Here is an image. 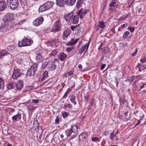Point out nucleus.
<instances>
[{
  "label": "nucleus",
  "mask_w": 146,
  "mask_h": 146,
  "mask_svg": "<svg viewBox=\"0 0 146 146\" xmlns=\"http://www.w3.org/2000/svg\"><path fill=\"white\" fill-rule=\"evenodd\" d=\"M54 4L53 2L47 1L44 4L40 6L38 9L39 13L51 9Z\"/></svg>",
  "instance_id": "f257e3e1"
},
{
  "label": "nucleus",
  "mask_w": 146,
  "mask_h": 146,
  "mask_svg": "<svg viewBox=\"0 0 146 146\" xmlns=\"http://www.w3.org/2000/svg\"><path fill=\"white\" fill-rule=\"evenodd\" d=\"M62 24L60 19L56 21L53 25L51 32L54 33L59 32L61 30Z\"/></svg>",
  "instance_id": "f03ea898"
},
{
  "label": "nucleus",
  "mask_w": 146,
  "mask_h": 146,
  "mask_svg": "<svg viewBox=\"0 0 146 146\" xmlns=\"http://www.w3.org/2000/svg\"><path fill=\"white\" fill-rule=\"evenodd\" d=\"M32 42L33 41L31 39L25 38L21 41H19L18 45L20 47L29 46L31 45Z\"/></svg>",
  "instance_id": "7ed1b4c3"
},
{
  "label": "nucleus",
  "mask_w": 146,
  "mask_h": 146,
  "mask_svg": "<svg viewBox=\"0 0 146 146\" xmlns=\"http://www.w3.org/2000/svg\"><path fill=\"white\" fill-rule=\"evenodd\" d=\"M19 3L18 0H7L8 5L13 10L18 7Z\"/></svg>",
  "instance_id": "20e7f679"
},
{
  "label": "nucleus",
  "mask_w": 146,
  "mask_h": 146,
  "mask_svg": "<svg viewBox=\"0 0 146 146\" xmlns=\"http://www.w3.org/2000/svg\"><path fill=\"white\" fill-rule=\"evenodd\" d=\"M36 71V65L34 64L28 70L26 74L27 76H33L35 74Z\"/></svg>",
  "instance_id": "39448f33"
},
{
  "label": "nucleus",
  "mask_w": 146,
  "mask_h": 146,
  "mask_svg": "<svg viewBox=\"0 0 146 146\" xmlns=\"http://www.w3.org/2000/svg\"><path fill=\"white\" fill-rule=\"evenodd\" d=\"M89 11V10L82 8L77 12V15L81 19L84 17L85 15L88 13Z\"/></svg>",
  "instance_id": "423d86ee"
},
{
  "label": "nucleus",
  "mask_w": 146,
  "mask_h": 146,
  "mask_svg": "<svg viewBox=\"0 0 146 146\" xmlns=\"http://www.w3.org/2000/svg\"><path fill=\"white\" fill-rule=\"evenodd\" d=\"M13 15L12 13H8L3 17V19L5 22H9L11 21L13 19Z\"/></svg>",
  "instance_id": "0eeeda50"
},
{
  "label": "nucleus",
  "mask_w": 146,
  "mask_h": 146,
  "mask_svg": "<svg viewBox=\"0 0 146 146\" xmlns=\"http://www.w3.org/2000/svg\"><path fill=\"white\" fill-rule=\"evenodd\" d=\"M21 75L20 70L18 69H14L12 74V78L14 79H17Z\"/></svg>",
  "instance_id": "6e6552de"
},
{
  "label": "nucleus",
  "mask_w": 146,
  "mask_h": 146,
  "mask_svg": "<svg viewBox=\"0 0 146 146\" xmlns=\"http://www.w3.org/2000/svg\"><path fill=\"white\" fill-rule=\"evenodd\" d=\"M79 139L80 141H82L84 143H86L88 142V135L85 133H82L79 135Z\"/></svg>",
  "instance_id": "1a4fd4ad"
},
{
  "label": "nucleus",
  "mask_w": 146,
  "mask_h": 146,
  "mask_svg": "<svg viewBox=\"0 0 146 146\" xmlns=\"http://www.w3.org/2000/svg\"><path fill=\"white\" fill-rule=\"evenodd\" d=\"M10 29V27L8 24L6 23H2L0 28V31L2 32H5Z\"/></svg>",
  "instance_id": "9d476101"
},
{
  "label": "nucleus",
  "mask_w": 146,
  "mask_h": 146,
  "mask_svg": "<svg viewBox=\"0 0 146 146\" xmlns=\"http://www.w3.org/2000/svg\"><path fill=\"white\" fill-rule=\"evenodd\" d=\"M74 15V13L73 11H72L70 13H68V14L64 15V18L66 21L70 22L71 19Z\"/></svg>",
  "instance_id": "9b49d317"
},
{
  "label": "nucleus",
  "mask_w": 146,
  "mask_h": 146,
  "mask_svg": "<svg viewBox=\"0 0 146 146\" xmlns=\"http://www.w3.org/2000/svg\"><path fill=\"white\" fill-rule=\"evenodd\" d=\"M71 33V31L69 29H66L64 31L63 34V39L66 40L68 36Z\"/></svg>",
  "instance_id": "f8f14e48"
},
{
  "label": "nucleus",
  "mask_w": 146,
  "mask_h": 146,
  "mask_svg": "<svg viewBox=\"0 0 146 146\" xmlns=\"http://www.w3.org/2000/svg\"><path fill=\"white\" fill-rule=\"evenodd\" d=\"M144 11V7L143 6L141 7H138L136 11V15L139 16L143 15Z\"/></svg>",
  "instance_id": "ddd939ff"
},
{
  "label": "nucleus",
  "mask_w": 146,
  "mask_h": 146,
  "mask_svg": "<svg viewBox=\"0 0 146 146\" xmlns=\"http://www.w3.org/2000/svg\"><path fill=\"white\" fill-rule=\"evenodd\" d=\"M16 86V90H21L23 86V82L21 80H19L17 82Z\"/></svg>",
  "instance_id": "4468645a"
},
{
  "label": "nucleus",
  "mask_w": 146,
  "mask_h": 146,
  "mask_svg": "<svg viewBox=\"0 0 146 146\" xmlns=\"http://www.w3.org/2000/svg\"><path fill=\"white\" fill-rule=\"evenodd\" d=\"M43 52L41 50H39L37 52V62H41L43 60V57L41 55Z\"/></svg>",
  "instance_id": "2eb2a0df"
},
{
  "label": "nucleus",
  "mask_w": 146,
  "mask_h": 146,
  "mask_svg": "<svg viewBox=\"0 0 146 146\" xmlns=\"http://www.w3.org/2000/svg\"><path fill=\"white\" fill-rule=\"evenodd\" d=\"M48 72L46 71H44L42 76H41L39 78V82H40L46 79L48 77Z\"/></svg>",
  "instance_id": "dca6fc26"
},
{
  "label": "nucleus",
  "mask_w": 146,
  "mask_h": 146,
  "mask_svg": "<svg viewBox=\"0 0 146 146\" xmlns=\"http://www.w3.org/2000/svg\"><path fill=\"white\" fill-rule=\"evenodd\" d=\"M21 114L18 113L17 114L13 116L12 117V120L14 122L17 121L18 120H20L21 119Z\"/></svg>",
  "instance_id": "f3484780"
},
{
  "label": "nucleus",
  "mask_w": 146,
  "mask_h": 146,
  "mask_svg": "<svg viewBox=\"0 0 146 146\" xmlns=\"http://www.w3.org/2000/svg\"><path fill=\"white\" fill-rule=\"evenodd\" d=\"M79 19V17L77 15H74L71 20V22L73 24H76L78 23Z\"/></svg>",
  "instance_id": "a211bd4d"
},
{
  "label": "nucleus",
  "mask_w": 146,
  "mask_h": 146,
  "mask_svg": "<svg viewBox=\"0 0 146 146\" xmlns=\"http://www.w3.org/2000/svg\"><path fill=\"white\" fill-rule=\"evenodd\" d=\"M22 56V55L21 54H19L15 58L16 62L19 64H21L23 63V60Z\"/></svg>",
  "instance_id": "6ab92c4d"
},
{
  "label": "nucleus",
  "mask_w": 146,
  "mask_h": 146,
  "mask_svg": "<svg viewBox=\"0 0 146 146\" xmlns=\"http://www.w3.org/2000/svg\"><path fill=\"white\" fill-rule=\"evenodd\" d=\"M67 55L63 52H60L58 55V57L60 60L63 61L67 58Z\"/></svg>",
  "instance_id": "aec40b11"
},
{
  "label": "nucleus",
  "mask_w": 146,
  "mask_h": 146,
  "mask_svg": "<svg viewBox=\"0 0 146 146\" xmlns=\"http://www.w3.org/2000/svg\"><path fill=\"white\" fill-rule=\"evenodd\" d=\"M66 4V0H56V4L60 7H63Z\"/></svg>",
  "instance_id": "412c9836"
},
{
  "label": "nucleus",
  "mask_w": 146,
  "mask_h": 146,
  "mask_svg": "<svg viewBox=\"0 0 146 146\" xmlns=\"http://www.w3.org/2000/svg\"><path fill=\"white\" fill-rule=\"evenodd\" d=\"M7 7L6 2L3 1H0V10L3 11Z\"/></svg>",
  "instance_id": "4be33fe9"
},
{
  "label": "nucleus",
  "mask_w": 146,
  "mask_h": 146,
  "mask_svg": "<svg viewBox=\"0 0 146 146\" xmlns=\"http://www.w3.org/2000/svg\"><path fill=\"white\" fill-rule=\"evenodd\" d=\"M136 67L138 68L139 70L141 71L142 70H143L146 69V64H141L139 63Z\"/></svg>",
  "instance_id": "5701e85b"
},
{
  "label": "nucleus",
  "mask_w": 146,
  "mask_h": 146,
  "mask_svg": "<svg viewBox=\"0 0 146 146\" xmlns=\"http://www.w3.org/2000/svg\"><path fill=\"white\" fill-rule=\"evenodd\" d=\"M9 54V52L7 50H2L0 51V59L2 57L8 55Z\"/></svg>",
  "instance_id": "b1692460"
},
{
  "label": "nucleus",
  "mask_w": 146,
  "mask_h": 146,
  "mask_svg": "<svg viewBox=\"0 0 146 146\" xmlns=\"http://www.w3.org/2000/svg\"><path fill=\"white\" fill-rule=\"evenodd\" d=\"M76 0H66V3L67 5L72 6L74 4Z\"/></svg>",
  "instance_id": "393cba45"
},
{
  "label": "nucleus",
  "mask_w": 146,
  "mask_h": 146,
  "mask_svg": "<svg viewBox=\"0 0 146 146\" xmlns=\"http://www.w3.org/2000/svg\"><path fill=\"white\" fill-rule=\"evenodd\" d=\"M44 20L43 17L41 16L37 18V26L41 24Z\"/></svg>",
  "instance_id": "a878e982"
},
{
  "label": "nucleus",
  "mask_w": 146,
  "mask_h": 146,
  "mask_svg": "<svg viewBox=\"0 0 146 146\" xmlns=\"http://www.w3.org/2000/svg\"><path fill=\"white\" fill-rule=\"evenodd\" d=\"M137 116H139L140 117V119L138 120V122L135 125V127H136L140 123L141 121L144 116V115L142 113H140L139 115H138Z\"/></svg>",
  "instance_id": "bb28decb"
},
{
  "label": "nucleus",
  "mask_w": 146,
  "mask_h": 146,
  "mask_svg": "<svg viewBox=\"0 0 146 146\" xmlns=\"http://www.w3.org/2000/svg\"><path fill=\"white\" fill-rule=\"evenodd\" d=\"M15 86V83H12L7 84V86L8 90H11Z\"/></svg>",
  "instance_id": "cd10ccee"
},
{
  "label": "nucleus",
  "mask_w": 146,
  "mask_h": 146,
  "mask_svg": "<svg viewBox=\"0 0 146 146\" xmlns=\"http://www.w3.org/2000/svg\"><path fill=\"white\" fill-rule=\"evenodd\" d=\"M70 129L72 130L73 133H75L78 130V126L76 125H71Z\"/></svg>",
  "instance_id": "c85d7f7f"
},
{
  "label": "nucleus",
  "mask_w": 146,
  "mask_h": 146,
  "mask_svg": "<svg viewBox=\"0 0 146 146\" xmlns=\"http://www.w3.org/2000/svg\"><path fill=\"white\" fill-rule=\"evenodd\" d=\"M119 101L121 104H124L125 102V96H122L120 97H119Z\"/></svg>",
  "instance_id": "c756f323"
},
{
  "label": "nucleus",
  "mask_w": 146,
  "mask_h": 146,
  "mask_svg": "<svg viewBox=\"0 0 146 146\" xmlns=\"http://www.w3.org/2000/svg\"><path fill=\"white\" fill-rule=\"evenodd\" d=\"M102 53L104 54L108 53L110 51V48L108 47H104L102 48Z\"/></svg>",
  "instance_id": "7c9ffc66"
},
{
  "label": "nucleus",
  "mask_w": 146,
  "mask_h": 146,
  "mask_svg": "<svg viewBox=\"0 0 146 146\" xmlns=\"http://www.w3.org/2000/svg\"><path fill=\"white\" fill-rule=\"evenodd\" d=\"M90 41H89L88 42L84 44L83 46H82L81 48L84 50L86 48V50H87L88 49L90 44Z\"/></svg>",
  "instance_id": "2f4dec72"
},
{
  "label": "nucleus",
  "mask_w": 146,
  "mask_h": 146,
  "mask_svg": "<svg viewBox=\"0 0 146 146\" xmlns=\"http://www.w3.org/2000/svg\"><path fill=\"white\" fill-rule=\"evenodd\" d=\"M59 51V50L58 49H56L53 50L52 52L49 54V57H50L52 56H55L58 52Z\"/></svg>",
  "instance_id": "473e14b6"
},
{
  "label": "nucleus",
  "mask_w": 146,
  "mask_h": 146,
  "mask_svg": "<svg viewBox=\"0 0 146 146\" xmlns=\"http://www.w3.org/2000/svg\"><path fill=\"white\" fill-rule=\"evenodd\" d=\"M49 67L51 70H54L56 68V65L54 63H52L49 65Z\"/></svg>",
  "instance_id": "72a5a7b5"
},
{
  "label": "nucleus",
  "mask_w": 146,
  "mask_h": 146,
  "mask_svg": "<svg viewBox=\"0 0 146 146\" xmlns=\"http://www.w3.org/2000/svg\"><path fill=\"white\" fill-rule=\"evenodd\" d=\"M65 133L66 136L68 137L70 136L72 133H73L72 130L70 129H68L65 131Z\"/></svg>",
  "instance_id": "f704fd0d"
},
{
  "label": "nucleus",
  "mask_w": 146,
  "mask_h": 146,
  "mask_svg": "<svg viewBox=\"0 0 146 146\" xmlns=\"http://www.w3.org/2000/svg\"><path fill=\"white\" fill-rule=\"evenodd\" d=\"M4 87V81L0 77V89H2Z\"/></svg>",
  "instance_id": "c9c22d12"
},
{
  "label": "nucleus",
  "mask_w": 146,
  "mask_h": 146,
  "mask_svg": "<svg viewBox=\"0 0 146 146\" xmlns=\"http://www.w3.org/2000/svg\"><path fill=\"white\" fill-rule=\"evenodd\" d=\"M71 98L70 99L72 103H73L74 105L76 104V102L75 101L76 99V96L74 95H73L71 96Z\"/></svg>",
  "instance_id": "e433bc0d"
},
{
  "label": "nucleus",
  "mask_w": 146,
  "mask_h": 146,
  "mask_svg": "<svg viewBox=\"0 0 146 146\" xmlns=\"http://www.w3.org/2000/svg\"><path fill=\"white\" fill-rule=\"evenodd\" d=\"M7 49L10 52H12L15 49V46L13 45L9 46L7 47Z\"/></svg>",
  "instance_id": "4c0bfd02"
},
{
  "label": "nucleus",
  "mask_w": 146,
  "mask_h": 146,
  "mask_svg": "<svg viewBox=\"0 0 146 146\" xmlns=\"http://www.w3.org/2000/svg\"><path fill=\"white\" fill-rule=\"evenodd\" d=\"M34 88L32 86H27L24 89V91L27 92L34 89Z\"/></svg>",
  "instance_id": "58836bf2"
},
{
  "label": "nucleus",
  "mask_w": 146,
  "mask_h": 146,
  "mask_svg": "<svg viewBox=\"0 0 146 146\" xmlns=\"http://www.w3.org/2000/svg\"><path fill=\"white\" fill-rule=\"evenodd\" d=\"M116 2L117 1L116 0H112L111 2L109 5V6L111 7H115Z\"/></svg>",
  "instance_id": "ea45409f"
},
{
  "label": "nucleus",
  "mask_w": 146,
  "mask_h": 146,
  "mask_svg": "<svg viewBox=\"0 0 146 146\" xmlns=\"http://www.w3.org/2000/svg\"><path fill=\"white\" fill-rule=\"evenodd\" d=\"M74 40V39L73 38H72L71 39V41H70L66 43V46H72L74 45L73 44V41Z\"/></svg>",
  "instance_id": "a19ab883"
},
{
  "label": "nucleus",
  "mask_w": 146,
  "mask_h": 146,
  "mask_svg": "<svg viewBox=\"0 0 146 146\" xmlns=\"http://www.w3.org/2000/svg\"><path fill=\"white\" fill-rule=\"evenodd\" d=\"M129 32L128 31H125L124 33L123 37L124 39H126L128 35L129 34Z\"/></svg>",
  "instance_id": "79ce46f5"
},
{
  "label": "nucleus",
  "mask_w": 146,
  "mask_h": 146,
  "mask_svg": "<svg viewBox=\"0 0 146 146\" xmlns=\"http://www.w3.org/2000/svg\"><path fill=\"white\" fill-rule=\"evenodd\" d=\"M84 100L85 101L88 102L90 98V95L88 94H86V95H84Z\"/></svg>",
  "instance_id": "37998d69"
},
{
  "label": "nucleus",
  "mask_w": 146,
  "mask_h": 146,
  "mask_svg": "<svg viewBox=\"0 0 146 146\" xmlns=\"http://www.w3.org/2000/svg\"><path fill=\"white\" fill-rule=\"evenodd\" d=\"M39 137L38 138V134L37 135V139H38V141L40 143H41V141L43 139V138H42V134H40V133L39 134Z\"/></svg>",
  "instance_id": "c03bdc74"
},
{
  "label": "nucleus",
  "mask_w": 146,
  "mask_h": 146,
  "mask_svg": "<svg viewBox=\"0 0 146 146\" xmlns=\"http://www.w3.org/2000/svg\"><path fill=\"white\" fill-rule=\"evenodd\" d=\"M94 101L95 99L94 98H92L91 99L89 107H91L93 105Z\"/></svg>",
  "instance_id": "a18cd8bd"
},
{
  "label": "nucleus",
  "mask_w": 146,
  "mask_h": 146,
  "mask_svg": "<svg viewBox=\"0 0 146 146\" xmlns=\"http://www.w3.org/2000/svg\"><path fill=\"white\" fill-rule=\"evenodd\" d=\"M115 132V130H113V131L110 134V138L112 140L114 137H115V134H114V133Z\"/></svg>",
  "instance_id": "49530a36"
},
{
  "label": "nucleus",
  "mask_w": 146,
  "mask_h": 146,
  "mask_svg": "<svg viewBox=\"0 0 146 146\" xmlns=\"http://www.w3.org/2000/svg\"><path fill=\"white\" fill-rule=\"evenodd\" d=\"M73 74V72L72 71L66 73L65 75V76L66 77H68L72 75Z\"/></svg>",
  "instance_id": "de8ad7c7"
},
{
  "label": "nucleus",
  "mask_w": 146,
  "mask_h": 146,
  "mask_svg": "<svg viewBox=\"0 0 146 146\" xmlns=\"http://www.w3.org/2000/svg\"><path fill=\"white\" fill-rule=\"evenodd\" d=\"M92 140L94 142H97L98 141L99 142L100 141L99 140V138L98 137H93L92 138Z\"/></svg>",
  "instance_id": "09e8293b"
},
{
  "label": "nucleus",
  "mask_w": 146,
  "mask_h": 146,
  "mask_svg": "<svg viewBox=\"0 0 146 146\" xmlns=\"http://www.w3.org/2000/svg\"><path fill=\"white\" fill-rule=\"evenodd\" d=\"M99 25L100 27L102 28H104L105 26L104 23L103 21L100 22Z\"/></svg>",
  "instance_id": "8fccbe9b"
},
{
  "label": "nucleus",
  "mask_w": 146,
  "mask_h": 146,
  "mask_svg": "<svg viewBox=\"0 0 146 146\" xmlns=\"http://www.w3.org/2000/svg\"><path fill=\"white\" fill-rule=\"evenodd\" d=\"M79 24H78L75 26L72 25L70 27V28L72 31H74V30H75L78 27V26H79Z\"/></svg>",
  "instance_id": "3c124183"
},
{
  "label": "nucleus",
  "mask_w": 146,
  "mask_h": 146,
  "mask_svg": "<svg viewBox=\"0 0 146 146\" xmlns=\"http://www.w3.org/2000/svg\"><path fill=\"white\" fill-rule=\"evenodd\" d=\"M74 48L73 46H71V47H67L66 49V50L68 52H69L72 50Z\"/></svg>",
  "instance_id": "603ef678"
},
{
  "label": "nucleus",
  "mask_w": 146,
  "mask_h": 146,
  "mask_svg": "<svg viewBox=\"0 0 146 146\" xmlns=\"http://www.w3.org/2000/svg\"><path fill=\"white\" fill-rule=\"evenodd\" d=\"M81 0H78L77 1L76 4V7L77 8H79L81 7Z\"/></svg>",
  "instance_id": "864d4df0"
},
{
  "label": "nucleus",
  "mask_w": 146,
  "mask_h": 146,
  "mask_svg": "<svg viewBox=\"0 0 146 146\" xmlns=\"http://www.w3.org/2000/svg\"><path fill=\"white\" fill-rule=\"evenodd\" d=\"M36 107L35 106H32V107H30L29 108V110L28 111L29 113H30L31 111H34L36 109Z\"/></svg>",
  "instance_id": "5fc2aeb1"
},
{
  "label": "nucleus",
  "mask_w": 146,
  "mask_h": 146,
  "mask_svg": "<svg viewBox=\"0 0 146 146\" xmlns=\"http://www.w3.org/2000/svg\"><path fill=\"white\" fill-rule=\"evenodd\" d=\"M59 116L58 115H57L56 116V118L55 120V124L56 125L58 124L59 123Z\"/></svg>",
  "instance_id": "6e6d98bb"
},
{
  "label": "nucleus",
  "mask_w": 146,
  "mask_h": 146,
  "mask_svg": "<svg viewBox=\"0 0 146 146\" xmlns=\"http://www.w3.org/2000/svg\"><path fill=\"white\" fill-rule=\"evenodd\" d=\"M127 29L129 30L131 33H132L134 31L135 28L130 26L128 27Z\"/></svg>",
  "instance_id": "4d7b16f0"
},
{
  "label": "nucleus",
  "mask_w": 146,
  "mask_h": 146,
  "mask_svg": "<svg viewBox=\"0 0 146 146\" xmlns=\"http://www.w3.org/2000/svg\"><path fill=\"white\" fill-rule=\"evenodd\" d=\"M44 32L45 33H48L50 31V28L47 27L44 29L43 30Z\"/></svg>",
  "instance_id": "13d9d810"
},
{
  "label": "nucleus",
  "mask_w": 146,
  "mask_h": 146,
  "mask_svg": "<svg viewBox=\"0 0 146 146\" xmlns=\"http://www.w3.org/2000/svg\"><path fill=\"white\" fill-rule=\"evenodd\" d=\"M72 105L71 104H65L64 105V107L65 108H68L70 109H72Z\"/></svg>",
  "instance_id": "bf43d9fd"
},
{
  "label": "nucleus",
  "mask_w": 146,
  "mask_h": 146,
  "mask_svg": "<svg viewBox=\"0 0 146 146\" xmlns=\"http://www.w3.org/2000/svg\"><path fill=\"white\" fill-rule=\"evenodd\" d=\"M68 114V113L66 111L62 113V115L64 118H65L67 117Z\"/></svg>",
  "instance_id": "052dcab7"
},
{
  "label": "nucleus",
  "mask_w": 146,
  "mask_h": 146,
  "mask_svg": "<svg viewBox=\"0 0 146 146\" xmlns=\"http://www.w3.org/2000/svg\"><path fill=\"white\" fill-rule=\"evenodd\" d=\"M48 64V63L46 62H45L43 64H42V68H45L47 65Z\"/></svg>",
  "instance_id": "680f3d73"
},
{
  "label": "nucleus",
  "mask_w": 146,
  "mask_h": 146,
  "mask_svg": "<svg viewBox=\"0 0 146 146\" xmlns=\"http://www.w3.org/2000/svg\"><path fill=\"white\" fill-rule=\"evenodd\" d=\"M140 62L142 63H144L146 62V58H142L140 60Z\"/></svg>",
  "instance_id": "e2e57ef3"
},
{
  "label": "nucleus",
  "mask_w": 146,
  "mask_h": 146,
  "mask_svg": "<svg viewBox=\"0 0 146 146\" xmlns=\"http://www.w3.org/2000/svg\"><path fill=\"white\" fill-rule=\"evenodd\" d=\"M26 20V19H24L22 20L21 21L19 22V24L20 25H22Z\"/></svg>",
  "instance_id": "0e129e2a"
},
{
  "label": "nucleus",
  "mask_w": 146,
  "mask_h": 146,
  "mask_svg": "<svg viewBox=\"0 0 146 146\" xmlns=\"http://www.w3.org/2000/svg\"><path fill=\"white\" fill-rule=\"evenodd\" d=\"M67 90L66 92L64 94V95L63 97H62V98L60 100H61L62 99L65 98H66L67 96Z\"/></svg>",
  "instance_id": "69168bd1"
},
{
  "label": "nucleus",
  "mask_w": 146,
  "mask_h": 146,
  "mask_svg": "<svg viewBox=\"0 0 146 146\" xmlns=\"http://www.w3.org/2000/svg\"><path fill=\"white\" fill-rule=\"evenodd\" d=\"M46 44L48 46H50L52 45V43L51 41H48L47 42Z\"/></svg>",
  "instance_id": "338daca9"
},
{
  "label": "nucleus",
  "mask_w": 146,
  "mask_h": 146,
  "mask_svg": "<svg viewBox=\"0 0 146 146\" xmlns=\"http://www.w3.org/2000/svg\"><path fill=\"white\" fill-rule=\"evenodd\" d=\"M106 64H102L101 66V70H103L106 67Z\"/></svg>",
  "instance_id": "774afa93"
}]
</instances>
